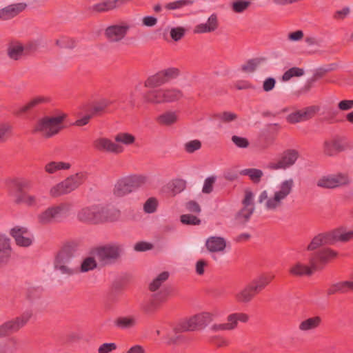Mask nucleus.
Instances as JSON below:
<instances>
[{"label": "nucleus", "instance_id": "864d4df0", "mask_svg": "<svg viewBox=\"0 0 353 353\" xmlns=\"http://www.w3.org/2000/svg\"><path fill=\"white\" fill-rule=\"evenodd\" d=\"M192 3L193 1L192 0H178L165 4V8L168 10H177Z\"/></svg>", "mask_w": 353, "mask_h": 353}, {"label": "nucleus", "instance_id": "412c9836", "mask_svg": "<svg viewBox=\"0 0 353 353\" xmlns=\"http://www.w3.org/2000/svg\"><path fill=\"white\" fill-rule=\"evenodd\" d=\"M333 244L330 233H320L316 235L307 246V250L314 251L321 246Z\"/></svg>", "mask_w": 353, "mask_h": 353}, {"label": "nucleus", "instance_id": "13d9d810", "mask_svg": "<svg viewBox=\"0 0 353 353\" xmlns=\"http://www.w3.org/2000/svg\"><path fill=\"white\" fill-rule=\"evenodd\" d=\"M336 292H340V293H346L347 292L345 281L334 283L327 290L328 295L334 294Z\"/></svg>", "mask_w": 353, "mask_h": 353}, {"label": "nucleus", "instance_id": "79ce46f5", "mask_svg": "<svg viewBox=\"0 0 353 353\" xmlns=\"http://www.w3.org/2000/svg\"><path fill=\"white\" fill-rule=\"evenodd\" d=\"M184 332L181 329V323L178 327L174 328L171 331L168 332L166 334L167 343L168 344H176L179 341L182 339V336L180 332Z\"/></svg>", "mask_w": 353, "mask_h": 353}, {"label": "nucleus", "instance_id": "680f3d73", "mask_svg": "<svg viewBox=\"0 0 353 353\" xmlns=\"http://www.w3.org/2000/svg\"><path fill=\"white\" fill-rule=\"evenodd\" d=\"M56 45L60 48H73L75 46V41L68 37H62L56 40Z\"/></svg>", "mask_w": 353, "mask_h": 353}, {"label": "nucleus", "instance_id": "2f4dec72", "mask_svg": "<svg viewBox=\"0 0 353 353\" xmlns=\"http://www.w3.org/2000/svg\"><path fill=\"white\" fill-rule=\"evenodd\" d=\"M69 163L62 161H50L44 165V170L46 173L53 174L59 170H68L70 168Z\"/></svg>", "mask_w": 353, "mask_h": 353}, {"label": "nucleus", "instance_id": "37998d69", "mask_svg": "<svg viewBox=\"0 0 353 353\" xmlns=\"http://www.w3.org/2000/svg\"><path fill=\"white\" fill-rule=\"evenodd\" d=\"M135 140V137L128 132H119L114 137V141L118 144L129 145L133 144Z\"/></svg>", "mask_w": 353, "mask_h": 353}, {"label": "nucleus", "instance_id": "f8f14e48", "mask_svg": "<svg viewBox=\"0 0 353 353\" xmlns=\"http://www.w3.org/2000/svg\"><path fill=\"white\" fill-rule=\"evenodd\" d=\"M350 183L347 174L338 173L323 176L316 181V185L325 189H334L339 187L347 185Z\"/></svg>", "mask_w": 353, "mask_h": 353}, {"label": "nucleus", "instance_id": "473e14b6", "mask_svg": "<svg viewBox=\"0 0 353 353\" xmlns=\"http://www.w3.org/2000/svg\"><path fill=\"white\" fill-rule=\"evenodd\" d=\"M97 262L94 257L87 256L83 259L81 265L79 267L76 266L78 268V273H85L89 271H92L97 268Z\"/></svg>", "mask_w": 353, "mask_h": 353}, {"label": "nucleus", "instance_id": "ddd939ff", "mask_svg": "<svg viewBox=\"0 0 353 353\" xmlns=\"http://www.w3.org/2000/svg\"><path fill=\"white\" fill-rule=\"evenodd\" d=\"M130 28L125 22L112 24L105 28L104 34L110 43H119L125 38Z\"/></svg>", "mask_w": 353, "mask_h": 353}, {"label": "nucleus", "instance_id": "b1692460", "mask_svg": "<svg viewBox=\"0 0 353 353\" xmlns=\"http://www.w3.org/2000/svg\"><path fill=\"white\" fill-rule=\"evenodd\" d=\"M127 0H105L92 6V10L98 12H105L115 9Z\"/></svg>", "mask_w": 353, "mask_h": 353}, {"label": "nucleus", "instance_id": "4468645a", "mask_svg": "<svg viewBox=\"0 0 353 353\" xmlns=\"http://www.w3.org/2000/svg\"><path fill=\"white\" fill-rule=\"evenodd\" d=\"M299 158V152L295 150H285L276 162H270L267 168L270 170H286L292 166Z\"/></svg>", "mask_w": 353, "mask_h": 353}, {"label": "nucleus", "instance_id": "bb28decb", "mask_svg": "<svg viewBox=\"0 0 353 353\" xmlns=\"http://www.w3.org/2000/svg\"><path fill=\"white\" fill-rule=\"evenodd\" d=\"M10 239L5 236H0V263H6L10 258Z\"/></svg>", "mask_w": 353, "mask_h": 353}, {"label": "nucleus", "instance_id": "603ef678", "mask_svg": "<svg viewBox=\"0 0 353 353\" xmlns=\"http://www.w3.org/2000/svg\"><path fill=\"white\" fill-rule=\"evenodd\" d=\"M165 83L176 78L179 74V69L176 68H169L161 71Z\"/></svg>", "mask_w": 353, "mask_h": 353}, {"label": "nucleus", "instance_id": "c9c22d12", "mask_svg": "<svg viewBox=\"0 0 353 353\" xmlns=\"http://www.w3.org/2000/svg\"><path fill=\"white\" fill-rule=\"evenodd\" d=\"M145 100L150 103H159L165 102L164 90L149 91L145 96Z\"/></svg>", "mask_w": 353, "mask_h": 353}, {"label": "nucleus", "instance_id": "c756f323", "mask_svg": "<svg viewBox=\"0 0 353 353\" xmlns=\"http://www.w3.org/2000/svg\"><path fill=\"white\" fill-rule=\"evenodd\" d=\"M25 48L20 43H11L8 46L7 54L10 59L13 60L19 59L23 54Z\"/></svg>", "mask_w": 353, "mask_h": 353}, {"label": "nucleus", "instance_id": "0eeeda50", "mask_svg": "<svg viewBox=\"0 0 353 353\" xmlns=\"http://www.w3.org/2000/svg\"><path fill=\"white\" fill-rule=\"evenodd\" d=\"M124 245L117 242L97 247L95 255L103 265H110L119 260L124 253Z\"/></svg>", "mask_w": 353, "mask_h": 353}, {"label": "nucleus", "instance_id": "5fc2aeb1", "mask_svg": "<svg viewBox=\"0 0 353 353\" xmlns=\"http://www.w3.org/2000/svg\"><path fill=\"white\" fill-rule=\"evenodd\" d=\"M158 206V201L154 197L149 198L143 205V210L148 214H152L156 212Z\"/></svg>", "mask_w": 353, "mask_h": 353}, {"label": "nucleus", "instance_id": "338daca9", "mask_svg": "<svg viewBox=\"0 0 353 353\" xmlns=\"http://www.w3.org/2000/svg\"><path fill=\"white\" fill-rule=\"evenodd\" d=\"M185 32V30L183 27L172 28L170 30V36L174 41H177L184 36Z\"/></svg>", "mask_w": 353, "mask_h": 353}, {"label": "nucleus", "instance_id": "f704fd0d", "mask_svg": "<svg viewBox=\"0 0 353 353\" xmlns=\"http://www.w3.org/2000/svg\"><path fill=\"white\" fill-rule=\"evenodd\" d=\"M341 150V146L337 140L325 141L323 144V152L328 156H333Z\"/></svg>", "mask_w": 353, "mask_h": 353}, {"label": "nucleus", "instance_id": "f257e3e1", "mask_svg": "<svg viewBox=\"0 0 353 353\" xmlns=\"http://www.w3.org/2000/svg\"><path fill=\"white\" fill-rule=\"evenodd\" d=\"M336 256V251L329 248H322L310 256V266L296 263L291 267L290 272L294 276L311 275L314 271L323 269L330 259Z\"/></svg>", "mask_w": 353, "mask_h": 353}, {"label": "nucleus", "instance_id": "6e6d98bb", "mask_svg": "<svg viewBox=\"0 0 353 353\" xmlns=\"http://www.w3.org/2000/svg\"><path fill=\"white\" fill-rule=\"evenodd\" d=\"M157 303L154 299H150L141 303V308L147 314H151L157 308Z\"/></svg>", "mask_w": 353, "mask_h": 353}, {"label": "nucleus", "instance_id": "6ab92c4d", "mask_svg": "<svg viewBox=\"0 0 353 353\" xmlns=\"http://www.w3.org/2000/svg\"><path fill=\"white\" fill-rule=\"evenodd\" d=\"M219 27V20L216 14H212L205 23L196 25L194 28V33L204 34L214 32Z\"/></svg>", "mask_w": 353, "mask_h": 353}, {"label": "nucleus", "instance_id": "c03bdc74", "mask_svg": "<svg viewBox=\"0 0 353 353\" xmlns=\"http://www.w3.org/2000/svg\"><path fill=\"white\" fill-rule=\"evenodd\" d=\"M248 319V315L245 313H232L227 316V321H230L233 330L236 328L239 321L246 323Z\"/></svg>", "mask_w": 353, "mask_h": 353}, {"label": "nucleus", "instance_id": "cd10ccee", "mask_svg": "<svg viewBox=\"0 0 353 353\" xmlns=\"http://www.w3.org/2000/svg\"><path fill=\"white\" fill-rule=\"evenodd\" d=\"M321 321V319L317 316L308 318L300 323L299 329L300 331L304 332L314 330L319 326Z\"/></svg>", "mask_w": 353, "mask_h": 353}, {"label": "nucleus", "instance_id": "9d476101", "mask_svg": "<svg viewBox=\"0 0 353 353\" xmlns=\"http://www.w3.org/2000/svg\"><path fill=\"white\" fill-rule=\"evenodd\" d=\"M214 319V315L210 312H201L181 323V329L183 331H195L205 328Z\"/></svg>", "mask_w": 353, "mask_h": 353}, {"label": "nucleus", "instance_id": "72a5a7b5", "mask_svg": "<svg viewBox=\"0 0 353 353\" xmlns=\"http://www.w3.org/2000/svg\"><path fill=\"white\" fill-rule=\"evenodd\" d=\"M266 59L263 57H257L248 60L241 66V70L246 72H253L258 67L265 62Z\"/></svg>", "mask_w": 353, "mask_h": 353}, {"label": "nucleus", "instance_id": "423d86ee", "mask_svg": "<svg viewBox=\"0 0 353 353\" xmlns=\"http://www.w3.org/2000/svg\"><path fill=\"white\" fill-rule=\"evenodd\" d=\"M74 253L70 248L65 247L56 255L54 269L63 275L71 276L78 273V268L72 264Z\"/></svg>", "mask_w": 353, "mask_h": 353}, {"label": "nucleus", "instance_id": "1a4fd4ad", "mask_svg": "<svg viewBox=\"0 0 353 353\" xmlns=\"http://www.w3.org/2000/svg\"><path fill=\"white\" fill-rule=\"evenodd\" d=\"M146 181V177L141 175L123 177L115 184L114 194L117 196H123L143 186Z\"/></svg>", "mask_w": 353, "mask_h": 353}, {"label": "nucleus", "instance_id": "de8ad7c7", "mask_svg": "<svg viewBox=\"0 0 353 353\" xmlns=\"http://www.w3.org/2000/svg\"><path fill=\"white\" fill-rule=\"evenodd\" d=\"M32 316V312L30 310L24 311L20 316L12 319L18 328L20 330L24 327Z\"/></svg>", "mask_w": 353, "mask_h": 353}, {"label": "nucleus", "instance_id": "69168bd1", "mask_svg": "<svg viewBox=\"0 0 353 353\" xmlns=\"http://www.w3.org/2000/svg\"><path fill=\"white\" fill-rule=\"evenodd\" d=\"M216 181V177L209 176L205 179L202 188V192L204 194H210L213 190V185Z\"/></svg>", "mask_w": 353, "mask_h": 353}, {"label": "nucleus", "instance_id": "5701e85b", "mask_svg": "<svg viewBox=\"0 0 353 353\" xmlns=\"http://www.w3.org/2000/svg\"><path fill=\"white\" fill-rule=\"evenodd\" d=\"M205 246L210 252H223L226 247V241L221 236H210L206 240Z\"/></svg>", "mask_w": 353, "mask_h": 353}, {"label": "nucleus", "instance_id": "a878e982", "mask_svg": "<svg viewBox=\"0 0 353 353\" xmlns=\"http://www.w3.org/2000/svg\"><path fill=\"white\" fill-rule=\"evenodd\" d=\"M274 279V275L261 274L252 280L251 287L255 293L261 291Z\"/></svg>", "mask_w": 353, "mask_h": 353}, {"label": "nucleus", "instance_id": "e433bc0d", "mask_svg": "<svg viewBox=\"0 0 353 353\" xmlns=\"http://www.w3.org/2000/svg\"><path fill=\"white\" fill-rule=\"evenodd\" d=\"M240 174L243 176H248L252 182L254 183H259L261 177L263 176V172L259 169L248 168L241 170Z\"/></svg>", "mask_w": 353, "mask_h": 353}, {"label": "nucleus", "instance_id": "dca6fc26", "mask_svg": "<svg viewBox=\"0 0 353 353\" xmlns=\"http://www.w3.org/2000/svg\"><path fill=\"white\" fill-rule=\"evenodd\" d=\"M94 146L97 150L99 151L113 154L121 153L124 150V148L122 145L105 137L97 139L94 141Z\"/></svg>", "mask_w": 353, "mask_h": 353}, {"label": "nucleus", "instance_id": "a18cd8bd", "mask_svg": "<svg viewBox=\"0 0 353 353\" xmlns=\"http://www.w3.org/2000/svg\"><path fill=\"white\" fill-rule=\"evenodd\" d=\"M45 101V99L43 97H36L30 101L27 104L20 107L16 112V114H20L25 113L33 108H34L37 105Z\"/></svg>", "mask_w": 353, "mask_h": 353}, {"label": "nucleus", "instance_id": "f3484780", "mask_svg": "<svg viewBox=\"0 0 353 353\" xmlns=\"http://www.w3.org/2000/svg\"><path fill=\"white\" fill-rule=\"evenodd\" d=\"M318 110L316 106H309L289 114L287 120L291 123L302 122L312 118Z\"/></svg>", "mask_w": 353, "mask_h": 353}, {"label": "nucleus", "instance_id": "052dcab7", "mask_svg": "<svg viewBox=\"0 0 353 353\" xmlns=\"http://www.w3.org/2000/svg\"><path fill=\"white\" fill-rule=\"evenodd\" d=\"M230 321L224 323H215L211 325L210 330L212 332H217L221 331H230L233 330Z\"/></svg>", "mask_w": 353, "mask_h": 353}, {"label": "nucleus", "instance_id": "20e7f679", "mask_svg": "<svg viewBox=\"0 0 353 353\" xmlns=\"http://www.w3.org/2000/svg\"><path fill=\"white\" fill-rule=\"evenodd\" d=\"M65 118L64 114L55 117H44L37 121L34 132L39 133L45 138H50L58 134L63 128L62 123Z\"/></svg>", "mask_w": 353, "mask_h": 353}, {"label": "nucleus", "instance_id": "9b49d317", "mask_svg": "<svg viewBox=\"0 0 353 353\" xmlns=\"http://www.w3.org/2000/svg\"><path fill=\"white\" fill-rule=\"evenodd\" d=\"M254 199V193L250 189H246L244 198L241 201L243 208L236 212L234 216L235 220L239 223L244 225L250 219L255 210Z\"/></svg>", "mask_w": 353, "mask_h": 353}, {"label": "nucleus", "instance_id": "8fccbe9b", "mask_svg": "<svg viewBox=\"0 0 353 353\" xmlns=\"http://www.w3.org/2000/svg\"><path fill=\"white\" fill-rule=\"evenodd\" d=\"M331 234L333 243L336 241H347L353 238V230L341 232V231H334Z\"/></svg>", "mask_w": 353, "mask_h": 353}, {"label": "nucleus", "instance_id": "aec40b11", "mask_svg": "<svg viewBox=\"0 0 353 353\" xmlns=\"http://www.w3.org/2000/svg\"><path fill=\"white\" fill-rule=\"evenodd\" d=\"M27 7L25 3L10 4L0 10V19L9 20L23 12Z\"/></svg>", "mask_w": 353, "mask_h": 353}, {"label": "nucleus", "instance_id": "a19ab883", "mask_svg": "<svg viewBox=\"0 0 353 353\" xmlns=\"http://www.w3.org/2000/svg\"><path fill=\"white\" fill-rule=\"evenodd\" d=\"M166 83L161 72H159L154 75L148 78L145 82V87L155 88Z\"/></svg>", "mask_w": 353, "mask_h": 353}, {"label": "nucleus", "instance_id": "bf43d9fd", "mask_svg": "<svg viewBox=\"0 0 353 353\" xmlns=\"http://www.w3.org/2000/svg\"><path fill=\"white\" fill-rule=\"evenodd\" d=\"M181 221L185 225H197L201 223V220L192 214H183L181 216Z\"/></svg>", "mask_w": 353, "mask_h": 353}, {"label": "nucleus", "instance_id": "09e8293b", "mask_svg": "<svg viewBox=\"0 0 353 353\" xmlns=\"http://www.w3.org/2000/svg\"><path fill=\"white\" fill-rule=\"evenodd\" d=\"M183 94L181 90L172 88L164 90L165 102H172L181 98Z\"/></svg>", "mask_w": 353, "mask_h": 353}, {"label": "nucleus", "instance_id": "0e129e2a", "mask_svg": "<svg viewBox=\"0 0 353 353\" xmlns=\"http://www.w3.org/2000/svg\"><path fill=\"white\" fill-rule=\"evenodd\" d=\"M215 118L221 120L223 122L229 123L235 120L237 117L236 114L230 112H224L216 114Z\"/></svg>", "mask_w": 353, "mask_h": 353}, {"label": "nucleus", "instance_id": "e2e57ef3", "mask_svg": "<svg viewBox=\"0 0 353 353\" xmlns=\"http://www.w3.org/2000/svg\"><path fill=\"white\" fill-rule=\"evenodd\" d=\"M201 147V141L196 139L188 141L184 145V148L188 153H193L199 150Z\"/></svg>", "mask_w": 353, "mask_h": 353}, {"label": "nucleus", "instance_id": "393cba45", "mask_svg": "<svg viewBox=\"0 0 353 353\" xmlns=\"http://www.w3.org/2000/svg\"><path fill=\"white\" fill-rule=\"evenodd\" d=\"M254 293L255 292L254 291L251 285H248L243 288L236 292L234 294V296L238 303H247L252 299Z\"/></svg>", "mask_w": 353, "mask_h": 353}, {"label": "nucleus", "instance_id": "ea45409f", "mask_svg": "<svg viewBox=\"0 0 353 353\" xmlns=\"http://www.w3.org/2000/svg\"><path fill=\"white\" fill-rule=\"evenodd\" d=\"M178 119V115L176 112L168 111L158 117V121L165 125H170L174 123Z\"/></svg>", "mask_w": 353, "mask_h": 353}, {"label": "nucleus", "instance_id": "58836bf2", "mask_svg": "<svg viewBox=\"0 0 353 353\" xmlns=\"http://www.w3.org/2000/svg\"><path fill=\"white\" fill-rule=\"evenodd\" d=\"M168 272H163L155 277L150 283L149 289L151 292H155L161 286V285L168 280L169 277Z\"/></svg>", "mask_w": 353, "mask_h": 353}, {"label": "nucleus", "instance_id": "7c9ffc66", "mask_svg": "<svg viewBox=\"0 0 353 353\" xmlns=\"http://www.w3.org/2000/svg\"><path fill=\"white\" fill-rule=\"evenodd\" d=\"M19 330L14 320L10 319L0 324V339Z\"/></svg>", "mask_w": 353, "mask_h": 353}, {"label": "nucleus", "instance_id": "c85d7f7f", "mask_svg": "<svg viewBox=\"0 0 353 353\" xmlns=\"http://www.w3.org/2000/svg\"><path fill=\"white\" fill-rule=\"evenodd\" d=\"M137 323L135 317L132 316H119L114 321V325L121 330H128L134 327Z\"/></svg>", "mask_w": 353, "mask_h": 353}, {"label": "nucleus", "instance_id": "774afa93", "mask_svg": "<svg viewBox=\"0 0 353 353\" xmlns=\"http://www.w3.org/2000/svg\"><path fill=\"white\" fill-rule=\"evenodd\" d=\"M231 139L234 144L238 148H246L249 145V141L245 137L234 135L232 137Z\"/></svg>", "mask_w": 353, "mask_h": 353}, {"label": "nucleus", "instance_id": "49530a36", "mask_svg": "<svg viewBox=\"0 0 353 353\" xmlns=\"http://www.w3.org/2000/svg\"><path fill=\"white\" fill-rule=\"evenodd\" d=\"M111 101L107 99H101L99 101L95 102L91 108L90 112L93 116L101 114L107 108Z\"/></svg>", "mask_w": 353, "mask_h": 353}, {"label": "nucleus", "instance_id": "2eb2a0df", "mask_svg": "<svg viewBox=\"0 0 353 353\" xmlns=\"http://www.w3.org/2000/svg\"><path fill=\"white\" fill-rule=\"evenodd\" d=\"M10 234L14 239L17 245L21 247H29L34 241L33 234L25 227H14L10 230Z\"/></svg>", "mask_w": 353, "mask_h": 353}, {"label": "nucleus", "instance_id": "4c0bfd02", "mask_svg": "<svg viewBox=\"0 0 353 353\" xmlns=\"http://www.w3.org/2000/svg\"><path fill=\"white\" fill-rule=\"evenodd\" d=\"M186 181L183 179H176L170 181L168 184V188L172 195H176L185 190Z\"/></svg>", "mask_w": 353, "mask_h": 353}, {"label": "nucleus", "instance_id": "6e6552de", "mask_svg": "<svg viewBox=\"0 0 353 353\" xmlns=\"http://www.w3.org/2000/svg\"><path fill=\"white\" fill-rule=\"evenodd\" d=\"M85 174L79 172L71 175L64 181L52 186L49 191L50 195L56 198L63 194H66L77 188L85 180Z\"/></svg>", "mask_w": 353, "mask_h": 353}, {"label": "nucleus", "instance_id": "3c124183", "mask_svg": "<svg viewBox=\"0 0 353 353\" xmlns=\"http://www.w3.org/2000/svg\"><path fill=\"white\" fill-rule=\"evenodd\" d=\"M304 74V70L302 68L294 67L286 72L282 76V80L284 81H289L292 77H301Z\"/></svg>", "mask_w": 353, "mask_h": 353}, {"label": "nucleus", "instance_id": "7ed1b4c3", "mask_svg": "<svg viewBox=\"0 0 353 353\" xmlns=\"http://www.w3.org/2000/svg\"><path fill=\"white\" fill-rule=\"evenodd\" d=\"M72 209V205L67 202L52 205L37 214V221L41 225L60 222L68 216Z\"/></svg>", "mask_w": 353, "mask_h": 353}, {"label": "nucleus", "instance_id": "f03ea898", "mask_svg": "<svg viewBox=\"0 0 353 353\" xmlns=\"http://www.w3.org/2000/svg\"><path fill=\"white\" fill-rule=\"evenodd\" d=\"M294 185L292 179L283 180L277 185L272 196H268L267 190H263L258 197V203H264V207L268 211H276L292 192Z\"/></svg>", "mask_w": 353, "mask_h": 353}, {"label": "nucleus", "instance_id": "a211bd4d", "mask_svg": "<svg viewBox=\"0 0 353 353\" xmlns=\"http://www.w3.org/2000/svg\"><path fill=\"white\" fill-rule=\"evenodd\" d=\"M32 187V183L31 181L25 179L10 180L8 183V188L13 195L14 200L16 195L26 193V191L30 190Z\"/></svg>", "mask_w": 353, "mask_h": 353}, {"label": "nucleus", "instance_id": "4d7b16f0", "mask_svg": "<svg viewBox=\"0 0 353 353\" xmlns=\"http://www.w3.org/2000/svg\"><path fill=\"white\" fill-rule=\"evenodd\" d=\"M250 5V2L245 0H239L234 1L232 4V8L234 12L241 13L245 11Z\"/></svg>", "mask_w": 353, "mask_h": 353}, {"label": "nucleus", "instance_id": "4be33fe9", "mask_svg": "<svg viewBox=\"0 0 353 353\" xmlns=\"http://www.w3.org/2000/svg\"><path fill=\"white\" fill-rule=\"evenodd\" d=\"M14 202L17 204H24L31 208H39L41 205V198L39 196L30 194L28 192L16 195Z\"/></svg>", "mask_w": 353, "mask_h": 353}, {"label": "nucleus", "instance_id": "39448f33", "mask_svg": "<svg viewBox=\"0 0 353 353\" xmlns=\"http://www.w3.org/2000/svg\"><path fill=\"white\" fill-rule=\"evenodd\" d=\"M109 209L101 204L92 205L81 208L77 214L79 221L83 223L97 224L108 220Z\"/></svg>", "mask_w": 353, "mask_h": 353}]
</instances>
